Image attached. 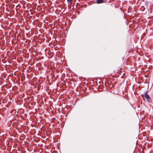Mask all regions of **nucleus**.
<instances>
[{
  "label": "nucleus",
  "instance_id": "423d86ee",
  "mask_svg": "<svg viewBox=\"0 0 153 153\" xmlns=\"http://www.w3.org/2000/svg\"><path fill=\"white\" fill-rule=\"evenodd\" d=\"M58 55H59V53H58Z\"/></svg>",
  "mask_w": 153,
  "mask_h": 153
},
{
  "label": "nucleus",
  "instance_id": "39448f33",
  "mask_svg": "<svg viewBox=\"0 0 153 153\" xmlns=\"http://www.w3.org/2000/svg\"><path fill=\"white\" fill-rule=\"evenodd\" d=\"M59 19H58V22H59Z\"/></svg>",
  "mask_w": 153,
  "mask_h": 153
},
{
  "label": "nucleus",
  "instance_id": "f03ea898",
  "mask_svg": "<svg viewBox=\"0 0 153 153\" xmlns=\"http://www.w3.org/2000/svg\"><path fill=\"white\" fill-rule=\"evenodd\" d=\"M97 3L98 4L102 3L103 1V0H96Z\"/></svg>",
  "mask_w": 153,
  "mask_h": 153
},
{
  "label": "nucleus",
  "instance_id": "f257e3e1",
  "mask_svg": "<svg viewBox=\"0 0 153 153\" xmlns=\"http://www.w3.org/2000/svg\"><path fill=\"white\" fill-rule=\"evenodd\" d=\"M144 95L147 101H149V100L151 99V98L149 97V96L147 94L146 92L145 93Z\"/></svg>",
  "mask_w": 153,
  "mask_h": 153
},
{
  "label": "nucleus",
  "instance_id": "7ed1b4c3",
  "mask_svg": "<svg viewBox=\"0 0 153 153\" xmlns=\"http://www.w3.org/2000/svg\"><path fill=\"white\" fill-rule=\"evenodd\" d=\"M73 0H67L68 2V4H71Z\"/></svg>",
  "mask_w": 153,
  "mask_h": 153
},
{
  "label": "nucleus",
  "instance_id": "20e7f679",
  "mask_svg": "<svg viewBox=\"0 0 153 153\" xmlns=\"http://www.w3.org/2000/svg\"><path fill=\"white\" fill-rule=\"evenodd\" d=\"M58 10H59V8H60V7H59L58 5Z\"/></svg>",
  "mask_w": 153,
  "mask_h": 153
}]
</instances>
